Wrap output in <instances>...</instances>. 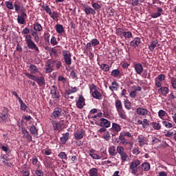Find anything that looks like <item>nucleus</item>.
Wrapping results in <instances>:
<instances>
[{
    "instance_id": "nucleus-1",
    "label": "nucleus",
    "mask_w": 176,
    "mask_h": 176,
    "mask_svg": "<svg viewBox=\"0 0 176 176\" xmlns=\"http://www.w3.org/2000/svg\"><path fill=\"white\" fill-rule=\"evenodd\" d=\"M30 34V29L28 28H25L22 30V34L25 35V42L27 45V47L28 49H30V50H35V52H37V53H39V47L35 44L34 41H32V36Z\"/></svg>"
},
{
    "instance_id": "nucleus-2",
    "label": "nucleus",
    "mask_w": 176,
    "mask_h": 176,
    "mask_svg": "<svg viewBox=\"0 0 176 176\" xmlns=\"http://www.w3.org/2000/svg\"><path fill=\"white\" fill-rule=\"evenodd\" d=\"M140 164H141V161L139 160H133L130 165H129V168L131 170V174H133V175H138V168L140 166Z\"/></svg>"
},
{
    "instance_id": "nucleus-3",
    "label": "nucleus",
    "mask_w": 176,
    "mask_h": 176,
    "mask_svg": "<svg viewBox=\"0 0 176 176\" xmlns=\"http://www.w3.org/2000/svg\"><path fill=\"white\" fill-rule=\"evenodd\" d=\"M51 98L52 100H58L61 96H60V91L57 89V86L53 85L50 89Z\"/></svg>"
},
{
    "instance_id": "nucleus-4",
    "label": "nucleus",
    "mask_w": 176,
    "mask_h": 176,
    "mask_svg": "<svg viewBox=\"0 0 176 176\" xmlns=\"http://www.w3.org/2000/svg\"><path fill=\"white\" fill-rule=\"evenodd\" d=\"M62 54L66 65H71V64H72V59L71 58V54L67 50H63Z\"/></svg>"
},
{
    "instance_id": "nucleus-5",
    "label": "nucleus",
    "mask_w": 176,
    "mask_h": 176,
    "mask_svg": "<svg viewBox=\"0 0 176 176\" xmlns=\"http://www.w3.org/2000/svg\"><path fill=\"white\" fill-rule=\"evenodd\" d=\"M8 118H9V109L6 107H4L0 115V123L6 122Z\"/></svg>"
},
{
    "instance_id": "nucleus-6",
    "label": "nucleus",
    "mask_w": 176,
    "mask_h": 176,
    "mask_svg": "<svg viewBox=\"0 0 176 176\" xmlns=\"http://www.w3.org/2000/svg\"><path fill=\"white\" fill-rule=\"evenodd\" d=\"M27 19V13L24 10H21L20 14L18 15L17 21L19 24H25Z\"/></svg>"
},
{
    "instance_id": "nucleus-7",
    "label": "nucleus",
    "mask_w": 176,
    "mask_h": 176,
    "mask_svg": "<svg viewBox=\"0 0 176 176\" xmlns=\"http://www.w3.org/2000/svg\"><path fill=\"white\" fill-rule=\"evenodd\" d=\"M122 130V126H120V124L113 122L111 128L110 129V131H112V135H116Z\"/></svg>"
},
{
    "instance_id": "nucleus-8",
    "label": "nucleus",
    "mask_w": 176,
    "mask_h": 176,
    "mask_svg": "<svg viewBox=\"0 0 176 176\" xmlns=\"http://www.w3.org/2000/svg\"><path fill=\"white\" fill-rule=\"evenodd\" d=\"M76 105L78 109H83L85 105H86L85 100L83 96L80 95L78 100H76Z\"/></svg>"
},
{
    "instance_id": "nucleus-9",
    "label": "nucleus",
    "mask_w": 176,
    "mask_h": 176,
    "mask_svg": "<svg viewBox=\"0 0 176 176\" xmlns=\"http://www.w3.org/2000/svg\"><path fill=\"white\" fill-rule=\"evenodd\" d=\"M52 119H57L58 118H60V116H61V115H63V109L60 107H56L54 109V111L52 113Z\"/></svg>"
},
{
    "instance_id": "nucleus-10",
    "label": "nucleus",
    "mask_w": 176,
    "mask_h": 176,
    "mask_svg": "<svg viewBox=\"0 0 176 176\" xmlns=\"http://www.w3.org/2000/svg\"><path fill=\"white\" fill-rule=\"evenodd\" d=\"M136 113L140 116H148L149 115V110L144 107H138L136 109Z\"/></svg>"
},
{
    "instance_id": "nucleus-11",
    "label": "nucleus",
    "mask_w": 176,
    "mask_h": 176,
    "mask_svg": "<svg viewBox=\"0 0 176 176\" xmlns=\"http://www.w3.org/2000/svg\"><path fill=\"white\" fill-rule=\"evenodd\" d=\"M133 68L138 75H142L144 72V66L141 63L133 64Z\"/></svg>"
},
{
    "instance_id": "nucleus-12",
    "label": "nucleus",
    "mask_w": 176,
    "mask_h": 176,
    "mask_svg": "<svg viewBox=\"0 0 176 176\" xmlns=\"http://www.w3.org/2000/svg\"><path fill=\"white\" fill-rule=\"evenodd\" d=\"M139 171L142 173V171H149L151 170V164L148 162H144L138 167Z\"/></svg>"
},
{
    "instance_id": "nucleus-13",
    "label": "nucleus",
    "mask_w": 176,
    "mask_h": 176,
    "mask_svg": "<svg viewBox=\"0 0 176 176\" xmlns=\"http://www.w3.org/2000/svg\"><path fill=\"white\" fill-rule=\"evenodd\" d=\"M84 12L87 16H90V14L94 16L95 14H97V12L89 6L84 7Z\"/></svg>"
},
{
    "instance_id": "nucleus-14",
    "label": "nucleus",
    "mask_w": 176,
    "mask_h": 176,
    "mask_svg": "<svg viewBox=\"0 0 176 176\" xmlns=\"http://www.w3.org/2000/svg\"><path fill=\"white\" fill-rule=\"evenodd\" d=\"M138 142L139 144V146H144V145H148V141L146 140V138L144 137L142 135H139L138 136Z\"/></svg>"
},
{
    "instance_id": "nucleus-15",
    "label": "nucleus",
    "mask_w": 176,
    "mask_h": 176,
    "mask_svg": "<svg viewBox=\"0 0 176 176\" xmlns=\"http://www.w3.org/2000/svg\"><path fill=\"white\" fill-rule=\"evenodd\" d=\"M98 45H100V41L97 38H93L91 41V43H87L86 45V49H91V47H96L98 46Z\"/></svg>"
},
{
    "instance_id": "nucleus-16",
    "label": "nucleus",
    "mask_w": 176,
    "mask_h": 176,
    "mask_svg": "<svg viewBox=\"0 0 176 176\" xmlns=\"http://www.w3.org/2000/svg\"><path fill=\"white\" fill-rule=\"evenodd\" d=\"M100 127H104L105 129H108L111 127V122L105 118H100Z\"/></svg>"
},
{
    "instance_id": "nucleus-17",
    "label": "nucleus",
    "mask_w": 176,
    "mask_h": 176,
    "mask_svg": "<svg viewBox=\"0 0 176 176\" xmlns=\"http://www.w3.org/2000/svg\"><path fill=\"white\" fill-rule=\"evenodd\" d=\"M141 45V38L139 37H135L132 41L130 43V46L132 47H138Z\"/></svg>"
},
{
    "instance_id": "nucleus-18",
    "label": "nucleus",
    "mask_w": 176,
    "mask_h": 176,
    "mask_svg": "<svg viewBox=\"0 0 176 176\" xmlns=\"http://www.w3.org/2000/svg\"><path fill=\"white\" fill-rule=\"evenodd\" d=\"M22 134H23V138H26L28 141H32V136L30 135V132L27 129L22 127L21 128Z\"/></svg>"
},
{
    "instance_id": "nucleus-19",
    "label": "nucleus",
    "mask_w": 176,
    "mask_h": 176,
    "mask_svg": "<svg viewBox=\"0 0 176 176\" xmlns=\"http://www.w3.org/2000/svg\"><path fill=\"white\" fill-rule=\"evenodd\" d=\"M159 46V41L156 38L152 40L150 45H148V49L150 52H153L155 50V47H157Z\"/></svg>"
},
{
    "instance_id": "nucleus-20",
    "label": "nucleus",
    "mask_w": 176,
    "mask_h": 176,
    "mask_svg": "<svg viewBox=\"0 0 176 176\" xmlns=\"http://www.w3.org/2000/svg\"><path fill=\"white\" fill-rule=\"evenodd\" d=\"M89 156L92 157V159H94L95 160H100L101 159V157L96 153V150L94 148L89 149Z\"/></svg>"
},
{
    "instance_id": "nucleus-21",
    "label": "nucleus",
    "mask_w": 176,
    "mask_h": 176,
    "mask_svg": "<svg viewBox=\"0 0 176 176\" xmlns=\"http://www.w3.org/2000/svg\"><path fill=\"white\" fill-rule=\"evenodd\" d=\"M162 14H163V8H160V7H157V12H153L151 14V17L152 19H157V17H160V16H162Z\"/></svg>"
},
{
    "instance_id": "nucleus-22",
    "label": "nucleus",
    "mask_w": 176,
    "mask_h": 176,
    "mask_svg": "<svg viewBox=\"0 0 176 176\" xmlns=\"http://www.w3.org/2000/svg\"><path fill=\"white\" fill-rule=\"evenodd\" d=\"M85 137V131L83 130L77 131L74 133V138L76 140H82Z\"/></svg>"
},
{
    "instance_id": "nucleus-23",
    "label": "nucleus",
    "mask_w": 176,
    "mask_h": 176,
    "mask_svg": "<svg viewBox=\"0 0 176 176\" xmlns=\"http://www.w3.org/2000/svg\"><path fill=\"white\" fill-rule=\"evenodd\" d=\"M159 94H162V96H167L168 94V87H161L158 89Z\"/></svg>"
},
{
    "instance_id": "nucleus-24",
    "label": "nucleus",
    "mask_w": 176,
    "mask_h": 176,
    "mask_svg": "<svg viewBox=\"0 0 176 176\" xmlns=\"http://www.w3.org/2000/svg\"><path fill=\"white\" fill-rule=\"evenodd\" d=\"M89 176H98V168H91L88 172Z\"/></svg>"
},
{
    "instance_id": "nucleus-25",
    "label": "nucleus",
    "mask_w": 176,
    "mask_h": 176,
    "mask_svg": "<svg viewBox=\"0 0 176 176\" xmlns=\"http://www.w3.org/2000/svg\"><path fill=\"white\" fill-rule=\"evenodd\" d=\"M109 153L110 156H116L118 153H116V147L115 146H110L109 147Z\"/></svg>"
},
{
    "instance_id": "nucleus-26",
    "label": "nucleus",
    "mask_w": 176,
    "mask_h": 176,
    "mask_svg": "<svg viewBox=\"0 0 176 176\" xmlns=\"http://www.w3.org/2000/svg\"><path fill=\"white\" fill-rule=\"evenodd\" d=\"M52 126L54 128V130H60L61 129L62 124L61 122H57L56 120L52 121Z\"/></svg>"
},
{
    "instance_id": "nucleus-27",
    "label": "nucleus",
    "mask_w": 176,
    "mask_h": 176,
    "mask_svg": "<svg viewBox=\"0 0 176 176\" xmlns=\"http://www.w3.org/2000/svg\"><path fill=\"white\" fill-rule=\"evenodd\" d=\"M34 30L36 32H41V31H43V28H42V25L39 23H34L33 25Z\"/></svg>"
},
{
    "instance_id": "nucleus-28",
    "label": "nucleus",
    "mask_w": 176,
    "mask_h": 176,
    "mask_svg": "<svg viewBox=\"0 0 176 176\" xmlns=\"http://www.w3.org/2000/svg\"><path fill=\"white\" fill-rule=\"evenodd\" d=\"M111 76H113V78H119V76H120V70H119V69L112 70Z\"/></svg>"
},
{
    "instance_id": "nucleus-29",
    "label": "nucleus",
    "mask_w": 176,
    "mask_h": 176,
    "mask_svg": "<svg viewBox=\"0 0 176 176\" xmlns=\"http://www.w3.org/2000/svg\"><path fill=\"white\" fill-rule=\"evenodd\" d=\"M91 6L95 12H100L101 10V5L98 4V3L92 2Z\"/></svg>"
},
{
    "instance_id": "nucleus-30",
    "label": "nucleus",
    "mask_w": 176,
    "mask_h": 176,
    "mask_svg": "<svg viewBox=\"0 0 176 176\" xmlns=\"http://www.w3.org/2000/svg\"><path fill=\"white\" fill-rule=\"evenodd\" d=\"M116 108L117 112L123 110V105L122 104V102L120 100H118L116 101Z\"/></svg>"
},
{
    "instance_id": "nucleus-31",
    "label": "nucleus",
    "mask_w": 176,
    "mask_h": 176,
    "mask_svg": "<svg viewBox=\"0 0 176 176\" xmlns=\"http://www.w3.org/2000/svg\"><path fill=\"white\" fill-rule=\"evenodd\" d=\"M30 131L34 137H36L38 135V129H36V127H35V125H32L30 129Z\"/></svg>"
},
{
    "instance_id": "nucleus-32",
    "label": "nucleus",
    "mask_w": 176,
    "mask_h": 176,
    "mask_svg": "<svg viewBox=\"0 0 176 176\" xmlns=\"http://www.w3.org/2000/svg\"><path fill=\"white\" fill-rule=\"evenodd\" d=\"M30 69L31 74H38L39 72V69L35 65H30Z\"/></svg>"
},
{
    "instance_id": "nucleus-33",
    "label": "nucleus",
    "mask_w": 176,
    "mask_h": 176,
    "mask_svg": "<svg viewBox=\"0 0 176 176\" xmlns=\"http://www.w3.org/2000/svg\"><path fill=\"white\" fill-rule=\"evenodd\" d=\"M92 97L95 98L96 100H100L102 97L101 93L98 91V90H96L94 92H92Z\"/></svg>"
},
{
    "instance_id": "nucleus-34",
    "label": "nucleus",
    "mask_w": 176,
    "mask_h": 176,
    "mask_svg": "<svg viewBox=\"0 0 176 176\" xmlns=\"http://www.w3.org/2000/svg\"><path fill=\"white\" fill-rule=\"evenodd\" d=\"M36 83L38 85V86H45L46 85V81L45 80V78L40 77L39 78H37Z\"/></svg>"
},
{
    "instance_id": "nucleus-35",
    "label": "nucleus",
    "mask_w": 176,
    "mask_h": 176,
    "mask_svg": "<svg viewBox=\"0 0 176 176\" xmlns=\"http://www.w3.org/2000/svg\"><path fill=\"white\" fill-rule=\"evenodd\" d=\"M119 140L121 142V144H123V145H127L129 144V142L126 140V138H124L123 133H121L119 136Z\"/></svg>"
},
{
    "instance_id": "nucleus-36",
    "label": "nucleus",
    "mask_w": 176,
    "mask_h": 176,
    "mask_svg": "<svg viewBox=\"0 0 176 176\" xmlns=\"http://www.w3.org/2000/svg\"><path fill=\"white\" fill-rule=\"evenodd\" d=\"M112 86L109 87L110 90H111V91H113V90L118 91V89L119 88V84L118 83V82L114 81L111 83Z\"/></svg>"
},
{
    "instance_id": "nucleus-37",
    "label": "nucleus",
    "mask_w": 176,
    "mask_h": 176,
    "mask_svg": "<svg viewBox=\"0 0 176 176\" xmlns=\"http://www.w3.org/2000/svg\"><path fill=\"white\" fill-rule=\"evenodd\" d=\"M69 138V133H66L63 135L62 138H60V142H62L63 144H65L67 141H68Z\"/></svg>"
},
{
    "instance_id": "nucleus-38",
    "label": "nucleus",
    "mask_w": 176,
    "mask_h": 176,
    "mask_svg": "<svg viewBox=\"0 0 176 176\" xmlns=\"http://www.w3.org/2000/svg\"><path fill=\"white\" fill-rule=\"evenodd\" d=\"M121 160H122V163H125V162H127V160H129V155H127V153H126V152L122 153V154L120 155Z\"/></svg>"
},
{
    "instance_id": "nucleus-39",
    "label": "nucleus",
    "mask_w": 176,
    "mask_h": 176,
    "mask_svg": "<svg viewBox=\"0 0 176 176\" xmlns=\"http://www.w3.org/2000/svg\"><path fill=\"white\" fill-rule=\"evenodd\" d=\"M56 30L58 34H63L64 32V27L61 24H57L56 25Z\"/></svg>"
},
{
    "instance_id": "nucleus-40",
    "label": "nucleus",
    "mask_w": 176,
    "mask_h": 176,
    "mask_svg": "<svg viewBox=\"0 0 176 176\" xmlns=\"http://www.w3.org/2000/svg\"><path fill=\"white\" fill-rule=\"evenodd\" d=\"M117 112L121 119L125 120L127 118V116L126 115V111H124V109L120 110Z\"/></svg>"
},
{
    "instance_id": "nucleus-41",
    "label": "nucleus",
    "mask_w": 176,
    "mask_h": 176,
    "mask_svg": "<svg viewBox=\"0 0 176 176\" xmlns=\"http://www.w3.org/2000/svg\"><path fill=\"white\" fill-rule=\"evenodd\" d=\"M122 36H124L125 39H130L133 38V33H131V32H124Z\"/></svg>"
},
{
    "instance_id": "nucleus-42",
    "label": "nucleus",
    "mask_w": 176,
    "mask_h": 176,
    "mask_svg": "<svg viewBox=\"0 0 176 176\" xmlns=\"http://www.w3.org/2000/svg\"><path fill=\"white\" fill-rule=\"evenodd\" d=\"M151 124L154 130H160L162 129V124L159 122H153Z\"/></svg>"
},
{
    "instance_id": "nucleus-43",
    "label": "nucleus",
    "mask_w": 176,
    "mask_h": 176,
    "mask_svg": "<svg viewBox=\"0 0 176 176\" xmlns=\"http://www.w3.org/2000/svg\"><path fill=\"white\" fill-rule=\"evenodd\" d=\"M6 6L9 10H13L14 9V6H13V2L12 1H6Z\"/></svg>"
},
{
    "instance_id": "nucleus-44",
    "label": "nucleus",
    "mask_w": 176,
    "mask_h": 176,
    "mask_svg": "<svg viewBox=\"0 0 176 176\" xmlns=\"http://www.w3.org/2000/svg\"><path fill=\"white\" fill-rule=\"evenodd\" d=\"M19 102L20 103V105H21V109L22 111H25V109H27V105H25V103L23 102V100H21V98H19Z\"/></svg>"
},
{
    "instance_id": "nucleus-45",
    "label": "nucleus",
    "mask_w": 176,
    "mask_h": 176,
    "mask_svg": "<svg viewBox=\"0 0 176 176\" xmlns=\"http://www.w3.org/2000/svg\"><path fill=\"white\" fill-rule=\"evenodd\" d=\"M100 68L102 70H103L104 72H108L109 71V65L105 63L100 65Z\"/></svg>"
},
{
    "instance_id": "nucleus-46",
    "label": "nucleus",
    "mask_w": 176,
    "mask_h": 176,
    "mask_svg": "<svg viewBox=\"0 0 176 176\" xmlns=\"http://www.w3.org/2000/svg\"><path fill=\"white\" fill-rule=\"evenodd\" d=\"M25 76H27V78H28L29 79H32V80H34L35 82H36V80H38V77L29 73H25Z\"/></svg>"
},
{
    "instance_id": "nucleus-47",
    "label": "nucleus",
    "mask_w": 176,
    "mask_h": 176,
    "mask_svg": "<svg viewBox=\"0 0 176 176\" xmlns=\"http://www.w3.org/2000/svg\"><path fill=\"white\" fill-rule=\"evenodd\" d=\"M14 8L15 9V12H16V13H19V12H21V10H23V8L21 7L20 5H19L18 3H14Z\"/></svg>"
},
{
    "instance_id": "nucleus-48",
    "label": "nucleus",
    "mask_w": 176,
    "mask_h": 176,
    "mask_svg": "<svg viewBox=\"0 0 176 176\" xmlns=\"http://www.w3.org/2000/svg\"><path fill=\"white\" fill-rule=\"evenodd\" d=\"M76 91H78V87H72V89L67 91L66 93L68 96H69V94H72L73 93H76Z\"/></svg>"
},
{
    "instance_id": "nucleus-49",
    "label": "nucleus",
    "mask_w": 176,
    "mask_h": 176,
    "mask_svg": "<svg viewBox=\"0 0 176 176\" xmlns=\"http://www.w3.org/2000/svg\"><path fill=\"white\" fill-rule=\"evenodd\" d=\"M32 165L36 166L38 168L41 167V164H38V158L36 157H32Z\"/></svg>"
},
{
    "instance_id": "nucleus-50",
    "label": "nucleus",
    "mask_w": 176,
    "mask_h": 176,
    "mask_svg": "<svg viewBox=\"0 0 176 176\" xmlns=\"http://www.w3.org/2000/svg\"><path fill=\"white\" fill-rule=\"evenodd\" d=\"M124 107L126 109L129 111V109H131V102L129 100H124Z\"/></svg>"
},
{
    "instance_id": "nucleus-51",
    "label": "nucleus",
    "mask_w": 176,
    "mask_h": 176,
    "mask_svg": "<svg viewBox=\"0 0 176 176\" xmlns=\"http://www.w3.org/2000/svg\"><path fill=\"white\" fill-rule=\"evenodd\" d=\"M42 9H43V10H45L47 14H52V9H50L49 6H43Z\"/></svg>"
},
{
    "instance_id": "nucleus-52",
    "label": "nucleus",
    "mask_w": 176,
    "mask_h": 176,
    "mask_svg": "<svg viewBox=\"0 0 176 176\" xmlns=\"http://www.w3.org/2000/svg\"><path fill=\"white\" fill-rule=\"evenodd\" d=\"M162 124L166 127V129L173 128V124L171 122H168V121H162Z\"/></svg>"
},
{
    "instance_id": "nucleus-53",
    "label": "nucleus",
    "mask_w": 176,
    "mask_h": 176,
    "mask_svg": "<svg viewBox=\"0 0 176 176\" xmlns=\"http://www.w3.org/2000/svg\"><path fill=\"white\" fill-rule=\"evenodd\" d=\"M50 16L53 20H57V19H58V13L56 12H51Z\"/></svg>"
},
{
    "instance_id": "nucleus-54",
    "label": "nucleus",
    "mask_w": 176,
    "mask_h": 176,
    "mask_svg": "<svg viewBox=\"0 0 176 176\" xmlns=\"http://www.w3.org/2000/svg\"><path fill=\"white\" fill-rule=\"evenodd\" d=\"M117 152L118 153H119L120 155L124 153V148L122 146H118Z\"/></svg>"
},
{
    "instance_id": "nucleus-55",
    "label": "nucleus",
    "mask_w": 176,
    "mask_h": 176,
    "mask_svg": "<svg viewBox=\"0 0 176 176\" xmlns=\"http://www.w3.org/2000/svg\"><path fill=\"white\" fill-rule=\"evenodd\" d=\"M158 116L160 119H163L166 116V111L161 109L158 111Z\"/></svg>"
},
{
    "instance_id": "nucleus-56",
    "label": "nucleus",
    "mask_w": 176,
    "mask_h": 176,
    "mask_svg": "<svg viewBox=\"0 0 176 176\" xmlns=\"http://www.w3.org/2000/svg\"><path fill=\"white\" fill-rule=\"evenodd\" d=\"M103 138L106 141H109L111 140V134L109 133V131L104 132L103 134Z\"/></svg>"
},
{
    "instance_id": "nucleus-57",
    "label": "nucleus",
    "mask_w": 176,
    "mask_h": 176,
    "mask_svg": "<svg viewBox=\"0 0 176 176\" xmlns=\"http://www.w3.org/2000/svg\"><path fill=\"white\" fill-rule=\"evenodd\" d=\"M25 168V167H23V169L21 171V173L23 176H30V170Z\"/></svg>"
},
{
    "instance_id": "nucleus-58",
    "label": "nucleus",
    "mask_w": 176,
    "mask_h": 176,
    "mask_svg": "<svg viewBox=\"0 0 176 176\" xmlns=\"http://www.w3.org/2000/svg\"><path fill=\"white\" fill-rule=\"evenodd\" d=\"M132 153L133 155H140V153H141V151H140V148L135 147L132 151Z\"/></svg>"
},
{
    "instance_id": "nucleus-59",
    "label": "nucleus",
    "mask_w": 176,
    "mask_h": 176,
    "mask_svg": "<svg viewBox=\"0 0 176 176\" xmlns=\"http://www.w3.org/2000/svg\"><path fill=\"white\" fill-rule=\"evenodd\" d=\"M35 174L37 176H43L44 175L43 171H42L41 170H39V168H38V167L36 169Z\"/></svg>"
},
{
    "instance_id": "nucleus-60",
    "label": "nucleus",
    "mask_w": 176,
    "mask_h": 176,
    "mask_svg": "<svg viewBox=\"0 0 176 176\" xmlns=\"http://www.w3.org/2000/svg\"><path fill=\"white\" fill-rule=\"evenodd\" d=\"M148 126H149V122H148V119L144 118L143 120L142 127H143V129H145V128L148 127Z\"/></svg>"
},
{
    "instance_id": "nucleus-61",
    "label": "nucleus",
    "mask_w": 176,
    "mask_h": 176,
    "mask_svg": "<svg viewBox=\"0 0 176 176\" xmlns=\"http://www.w3.org/2000/svg\"><path fill=\"white\" fill-rule=\"evenodd\" d=\"M58 157H60V159H65L67 160V154H65L64 152H60L58 154Z\"/></svg>"
},
{
    "instance_id": "nucleus-62",
    "label": "nucleus",
    "mask_w": 176,
    "mask_h": 176,
    "mask_svg": "<svg viewBox=\"0 0 176 176\" xmlns=\"http://www.w3.org/2000/svg\"><path fill=\"white\" fill-rule=\"evenodd\" d=\"M51 45H52V46H56V45H57V38H56V37L53 36L51 38Z\"/></svg>"
},
{
    "instance_id": "nucleus-63",
    "label": "nucleus",
    "mask_w": 176,
    "mask_h": 176,
    "mask_svg": "<svg viewBox=\"0 0 176 176\" xmlns=\"http://www.w3.org/2000/svg\"><path fill=\"white\" fill-rule=\"evenodd\" d=\"M155 85L156 87H162V81L158 80L157 78H155Z\"/></svg>"
},
{
    "instance_id": "nucleus-64",
    "label": "nucleus",
    "mask_w": 176,
    "mask_h": 176,
    "mask_svg": "<svg viewBox=\"0 0 176 176\" xmlns=\"http://www.w3.org/2000/svg\"><path fill=\"white\" fill-rule=\"evenodd\" d=\"M170 82L172 83L173 89H176V78L174 77L171 78Z\"/></svg>"
}]
</instances>
